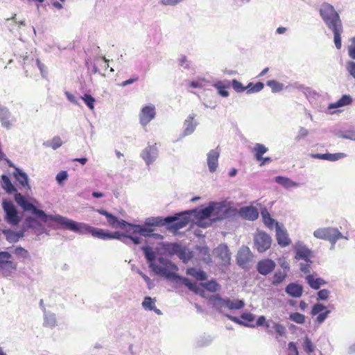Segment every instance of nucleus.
<instances>
[{
	"instance_id": "f257e3e1",
	"label": "nucleus",
	"mask_w": 355,
	"mask_h": 355,
	"mask_svg": "<svg viewBox=\"0 0 355 355\" xmlns=\"http://www.w3.org/2000/svg\"><path fill=\"white\" fill-rule=\"evenodd\" d=\"M17 204L21 207L24 211H31L42 222L46 223L48 220H52L62 225L64 229L71 230L79 234H87L91 231V227L88 224L84 223L76 222L71 219L62 216L61 215H48L43 210L37 209L33 204L28 202L24 196L21 193H17L15 196Z\"/></svg>"
},
{
	"instance_id": "f03ea898",
	"label": "nucleus",
	"mask_w": 355,
	"mask_h": 355,
	"mask_svg": "<svg viewBox=\"0 0 355 355\" xmlns=\"http://www.w3.org/2000/svg\"><path fill=\"white\" fill-rule=\"evenodd\" d=\"M194 216L197 218L196 224L200 227H207L210 223H206L205 220L208 219L212 215L216 216V219L222 220L234 216L237 210L234 208L226 206L224 203H210L207 207L196 211L193 209Z\"/></svg>"
},
{
	"instance_id": "7ed1b4c3",
	"label": "nucleus",
	"mask_w": 355,
	"mask_h": 355,
	"mask_svg": "<svg viewBox=\"0 0 355 355\" xmlns=\"http://www.w3.org/2000/svg\"><path fill=\"white\" fill-rule=\"evenodd\" d=\"M209 303L218 311L223 314L230 320L241 326L247 327H254V324H250L243 322L238 317L233 316L225 311L227 310H240L245 306V302L243 300H231L230 297H222L219 294L212 295L209 298Z\"/></svg>"
},
{
	"instance_id": "20e7f679",
	"label": "nucleus",
	"mask_w": 355,
	"mask_h": 355,
	"mask_svg": "<svg viewBox=\"0 0 355 355\" xmlns=\"http://www.w3.org/2000/svg\"><path fill=\"white\" fill-rule=\"evenodd\" d=\"M159 264L155 263L152 270L157 275L164 277L167 279H178L186 286L190 291L196 292L198 286L196 284L191 282L188 278L181 277L175 272L178 267L168 259L159 257L157 259Z\"/></svg>"
},
{
	"instance_id": "39448f33",
	"label": "nucleus",
	"mask_w": 355,
	"mask_h": 355,
	"mask_svg": "<svg viewBox=\"0 0 355 355\" xmlns=\"http://www.w3.org/2000/svg\"><path fill=\"white\" fill-rule=\"evenodd\" d=\"M320 16L329 29L342 26V21L334 7L329 3H323L319 8Z\"/></svg>"
},
{
	"instance_id": "423d86ee",
	"label": "nucleus",
	"mask_w": 355,
	"mask_h": 355,
	"mask_svg": "<svg viewBox=\"0 0 355 355\" xmlns=\"http://www.w3.org/2000/svg\"><path fill=\"white\" fill-rule=\"evenodd\" d=\"M313 234L316 239L328 241L331 243V249H334L336 242L343 237L340 230L334 227L318 228Z\"/></svg>"
},
{
	"instance_id": "0eeeda50",
	"label": "nucleus",
	"mask_w": 355,
	"mask_h": 355,
	"mask_svg": "<svg viewBox=\"0 0 355 355\" xmlns=\"http://www.w3.org/2000/svg\"><path fill=\"white\" fill-rule=\"evenodd\" d=\"M17 270V263L12 260V254L7 251H0V274L10 278Z\"/></svg>"
},
{
	"instance_id": "6e6552de",
	"label": "nucleus",
	"mask_w": 355,
	"mask_h": 355,
	"mask_svg": "<svg viewBox=\"0 0 355 355\" xmlns=\"http://www.w3.org/2000/svg\"><path fill=\"white\" fill-rule=\"evenodd\" d=\"M193 213H194L193 210H187L167 216L166 218H172L171 222L166 223L167 228L176 231L186 227L191 220Z\"/></svg>"
},
{
	"instance_id": "1a4fd4ad",
	"label": "nucleus",
	"mask_w": 355,
	"mask_h": 355,
	"mask_svg": "<svg viewBox=\"0 0 355 355\" xmlns=\"http://www.w3.org/2000/svg\"><path fill=\"white\" fill-rule=\"evenodd\" d=\"M2 209L5 213L4 220L12 226H16L20 223L21 218L14 203L8 199L2 200Z\"/></svg>"
},
{
	"instance_id": "9d476101",
	"label": "nucleus",
	"mask_w": 355,
	"mask_h": 355,
	"mask_svg": "<svg viewBox=\"0 0 355 355\" xmlns=\"http://www.w3.org/2000/svg\"><path fill=\"white\" fill-rule=\"evenodd\" d=\"M164 248L170 254L177 255L184 263H188L193 258L192 252L177 243H165Z\"/></svg>"
},
{
	"instance_id": "9b49d317",
	"label": "nucleus",
	"mask_w": 355,
	"mask_h": 355,
	"mask_svg": "<svg viewBox=\"0 0 355 355\" xmlns=\"http://www.w3.org/2000/svg\"><path fill=\"white\" fill-rule=\"evenodd\" d=\"M156 116V109L153 104L143 106L139 113V123L146 127Z\"/></svg>"
},
{
	"instance_id": "f8f14e48",
	"label": "nucleus",
	"mask_w": 355,
	"mask_h": 355,
	"mask_svg": "<svg viewBox=\"0 0 355 355\" xmlns=\"http://www.w3.org/2000/svg\"><path fill=\"white\" fill-rule=\"evenodd\" d=\"M271 242L270 236L263 232H259L254 237V247L259 252H264L268 250L271 245Z\"/></svg>"
},
{
	"instance_id": "ddd939ff",
	"label": "nucleus",
	"mask_w": 355,
	"mask_h": 355,
	"mask_svg": "<svg viewBox=\"0 0 355 355\" xmlns=\"http://www.w3.org/2000/svg\"><path fill=\"white\" fill-rule=\"evenodd\" d=\"M295 259L309 260L313 257V252L302 241H298L293 245Z\"/></svg>"
},
{
	"instance_id": "4468645a",
	"label": "nucleus",
	"mask_w": 355,
	"mask_h": 355,
	"mask_svg": "<svg viewBox=\"0 0 355 355\" xmlns=\"http://www.w3.org/2000/svg\"><path fill=\"white\" fill-rule=\"evenodd\" d=\"M253 259V254L250 248L247 246H242L238 251L236 256L237 264L242 267L246 268L248 264Z\"/></svg>"
},
{
	"instance_id": "2eb2a0df",
	"label": "nucleus",
	"mask_w": 355,
	"mask_h": 355,
	"mask_svg": "<svg viewBox=\"0 0 355 355\" xmlns=\"http://www.w3.org/2000/svg\"><path fill=\"white\" fill-rule=\"evenodd\" d=\"M141 157L146 165L153 164L158 157V149L156 145H148L141 153Z\"/></svg>"
},
{
	"instance_id": "dca6fc26",
	"label": "nucleus",
	"mask_w": 355,
	"mask_h": 355,
	"mask_svg": "<svg viewBox=\"0 0 355 355\" xmlns=\"http://www.w3.org/2000/svg\"><path fill=\"white\" fill-rule=\"evenodd\" d=\"M0 121L2 127L7 130L10 129L16 120L9 110L6 107H0Z\"/></svg>"
},
{
	"instance_id": "f3484780",
	"label": "nucleus",
	"mask_w": 355,
	"mask_h": 355,
	"mask_svg": "<svg viewBox=\"0 0 355 355\" xmlns=\"http://www.w3.org/2000/svg\"><path fill=\"white\" fill-rule=\"evenodd\" d=\"M275 267V262L270 259L260 260L257 264V270L258 272L264 276L271 273Z\"/></svg>"
},
{
	"instance_id": "a211bd4d",
	"label": "nucleus",
	"mask_w": 355,
	"mask_h": 355,
	"mask_svg": "<svg viewBox=\"0 0 355 355\" xmlns=\"http://www.w3.org/2000/svg\"><path fill=\"white\" fill-rule=\"evenodd\" d=\"M220 150L218 148L209 151L207 155V164L210 173L216 171L218 167Z\"/></svg>"
},
{
	"instance_id": "6ab92c4d",
	"label": "nucleus",
	"mask_w": 355,
	"mask_h": 355,
	"mask_svg": "<svg viewBox=\"0 0 355 355\" xmlns=\"http://www.w3.org/2000/svg\"><path fill=\"white\" fill-rule=\"evenodd\" d=\"M196 114H190L188 117L184 120L183 125V132L182 137H187L191 135L195 131L198 123L195 120Z\"/></svg>"
},
{
	"instance_id": "aec40b11",
	"label": "nucleus",
	"mask_w": 355,
	"mask_h": 355,
	"mask_svg": "<svg viewBox=\"0 0 355 355\" xmlns=\"http://www.w3.org/2000/svg\"><path fill=\"white\" fill-rule=\"evenodd\" d=\"M215 256L221 260L224 265H227L230 262L231 254L229 248L225 244H220L214 250Z\"/></svg>"
},
{
	"instance_id": "412c9836",
	"label": "nucleus",
	"mask_w": 355,
	"mask_h": 355,
	"mask_svg": "<svg viewBox=\"0 0 355 355\" xmlns=\"http://www.w3.org/2000/svg\"><path fill=\"white\" fill-rule=\"evenodd\" d=\"M239 215L244 219L248 220H254L259 217V212L254 207H243L239 209Z\"/></svg>"
},
{
	"instance_id": "4be33fe9",
	"label": "nucleus",
	"mask_w": 355,
	"mask_h": 355,
	"mask_svg": "<svg viewBox=\"0 0 355 355\" xmlns=\"http://www.w3.org/2000/svg\"><path fill=\"white\" fill-rule=\"evenodd\" d=\"M347 155L344 153H316L312 154L311 157L315 159L327 160L329 162H336L339 159L347 157Z\"/></svg>"
},
{
	"instance_id": "5701e85b",
	"label": "nucleus",
	"mask_w": 355,
	"mask_h": 355,
	"mask_svg": "<svg viewBox=\"0 0 355 355\" xmlns=\"http://www.w3.org/2000/svg\"><path fill=\"white\" fill-rule=\"evenodd\" d=\"M276 237L278 244L282 247H286L291 243L286 231L282 230L278 223H276Z\"/></svg>"
},
{
	"instance_id": "b1692460",
	"label": "nucleus",
	"mask_w": 355,
	"mask_h": 355,
	"mask_svg": "<svg viewBox=\"0 0 355 355\" xmlns=\"http://www.w3.org/2000/svg\"><path fill=\"white\" fill-rule=\"evenodd\" d=\"M286 293L293 297H300L302 295L303 287L296 283H290L285 288Z\"/></svg>"
},
{
	"instance_id": "393cba45",
	"label": "nucleus",
	"mask_w": 355,
	"mask_h": 355,
	"mask_svg": "<svg viewBox=\"0 0 355 355\" xmlns=\"http://www.w3.org/2000/svg\"><path fill=\"white\" fill-rule=\"evenodd\" d=\"M172 218H163L161 216L150 217L146 219L144 224L150 227L166 225V223L171 222Z\"/></svg>"
},
{
	"instance_id": "a878e982",
	"label": "nucleus",
	"mask_w": 355,
	"mask_h": 355,
	"mask_svg": "<svg viewBox=\"0 0 355 355\" xmlns=\"http://www.w3.org/2000/svg\"><path fill=\"white\" fill-rule=\"evenodd\" d=\"M31 63L32 66H37L40 71L41 75L43 78H46L47 76V71L46 67L44 64H42L38 58L34 60L33 58H29L28 56H26L24 58V69H26V66Z\"/></svg>"
},
{
	"instance_id": "bb28decb",
	"label": "nucleus",
	"mask_w": 355,
	"mask_h": 355,
	"mask_svg": "<svg viewBox=\"0 0 355 355\" xmlns=\"http://www.w3.org/2000/svg\"><path fill=\"white\" fill-rule=\"evenodd\" d=\"M274 181L279 185L282 186L286 189L298 187L300 186L299 183L294 182L289 178L285 176H276L274 178Z\"/></svg>"
},
{
	"instance_id": "cd10ccee",
	"label": "nucleus",
	"mask_w": 355,
	"mask_h": 355,
	"mask_svg": "<svg viewBox=\"0 0 355 355\" xmlns=\"http://www.w3.org/2000/svg\"><path fill=\"white\" fill-rule=\"evenodd\" d=\"M305 280L309 286L314 289L318 290L322 286L327 284V282L321 277H315L313 275H307L305 277Z\"/></svg>"
},
{
	"instance_id": "c85d7f7f",
	"label": "nucleus",
	"mask_w": 355,
	"mask_h": 355,
	"mask_svg": "<svg viewBox=\"0 0 355 355\" xmlns=\"http://www.w3.org/2000/svg\"><path fill=\"white\" fill-rule=\"evenodd\" d=\"M141 250L144 254L145 258L149 264V268L152 270L155 266L156 259V253L150 246L146 245L141 248Z\"/></svg>"
},
{
	"instance_id": "c756f323",
	"label": "nucleus",
	"mask_w": 355,
	"mask_h": 355,
	"mask_svg": "<svg viewBox=\"0 0 355 355\" xmlns=\"http://www.w3.org/2000/svg\"><path fill=\"white\" fill-rule=\"evenodd\" d=\"M213 86L214 88L216 89L218 94L221 96L222 97H228L230 94L227 89L230 86V80H225V81H221L218 80L216 81L213 84Z\"/></svg>"
},
{
	"instance_id": "7c9ffc66",
	"label": "nucleus",
	"mask_w": 355,
	"mask_h": 355,
	"mask_svg": "<svg viewBox=\"0 0 355 355\" xmlns=\"http://www.w3.org/2000/svg\"><path fill=\"white\" fill-rule=\"evenodd\" d=\"M43 325L50 329H53L57 325L55 314L51 311H46V309H44Z\"/></svg>"
},
{
	"instance_id": "2f4dec72",
	"label": "nucleus",
	"mask_w": 355,
	"mask_h": 355,
	"mask_svg": "<svg viewBox=\"0 0 355 355\" xmlns=\"http://www.w3.org/2000/svg\"><path fill=\"white\" fill-rule=\"evenodd\" d=\"M13 176L19 182L21 187L24 188L30 189L28 184V177L27 174L21 168H16V171L13 172Z\"/></svg>"
},
{
	"instance_id": "473e14b6",
	"label": "nucleus",
	"mask_w": 355,
	"mask_h": 355,
	"mask_svg": "<svg viewBox=\"0 0 355 355\" xmlns=\"http://www.w3.org/2000/svg\"><path fill=\"white\" fill-rule=\"evenodd\" d=\"M121 230L125 231V234L126 235H135L139 234V225L132 224L126 222L124 220L121 219Z\"/></svg>"
},
{
	"instance_id": "72a5a7b5",
	"label": "nucleus",
	"mask_w": 355,
	"mask_h": 355,
	"mask_svg": "<svg viewBox=\"0 0 355 355\" xmlns=\"http://www.w3.org/2000/svg\"><path fill=\"white\" fill-rule=\"evenodd\" d=\"M1 187L9 194L15 193V196L16 194L19 193L17 192V189L11 182L9 177L6 175H1ZM15 200H16L15 199ZM15 202H17V201Z\"/></svg>"
},
{
	"instance_id": "f704fd0d",
	"label": "nucleus",
	"mask_w": 355,
	"mask_h": 355,
	"mask_svg": "<svg viewBox=\"0 0 355 355\" xmlns=\"http://www.w3.org/2000/svg\"><path fill=\"white\" fill-rule=\"evenodd\" d=\"M352 102V98L349 95L345 94L342 96V97L337 101L336 103H330L328 106L329 110H333L338 107H341L343 106L348 105L351 104Z\"/></svg>"
},
{
	"instance_id": "c9c22d12",
	"label": "nucleus",
	"mask_w": 355,
	"mask_h": 355,
	"mask_svg": "<svg viewBox=\"0 0 355 355\" xmlns=\"http://www.w3.org/2000/svg\"><path fill=\"white\" fill-rule=\"evenodd\" d=\"M268 151V148L263 144L257 143L255 144L252 153L257 161H261L263 159V155Z\"/></svg>"
},
{
	"instance_id": "e433bc0d",
	"label": "nucleus",
	"mask_w": 355,
	"mask_h": 355,
	"mask_svg": "<svg viewBox=\"0 0 355 355\" xmlns=\"http://www.w3.org/2000/svg\"><path fill=\"white\" fill-rule=\"evenodd\" d=\"M330 30L334 33V42L336 49H340L342 46L341 34L343 31V25L334 28H331Z\"/></svg>"
},
{
	"instance_id": "4c0bfd02",
	"label": "nucleus",
	"mask_w": 355,
	"mask_h": 355,
	"mask_svg": "<svg viewBox=\"0 0 355 355\" xmlns=\"http://www.w3.org/2000/svg\"><path fill=\"white\" fill-rule=\"evenodd\" d=\"M187 274L198 281H203L207 279V274L202 270H197L195 268H189L187 270Z\"/></svg>"
},
{
	"instance_id": "58836bf2",
	"label": "nucleus",
	"mask_w": 355,
	"mask_h": 355,
	"mask_svg": "<svg viewBox=\"0 0 355 355\" xmlns=\"http://www.w3.org/2000/svg\"><path fill=\"white\" fill-rule=\"evenodd\" d=\"M89 234H91L94 237H96L102 240H110V235L108 234V231L94 227H91Z\"/></svg>"
},
{
	"instance_id": "ea45409f",
	"label": "nucleus",
	"mask_w": 355,
	"mask_h": 355,
	"mask_svg": "<svg viewBox=\"0 0 355 355\" xmlns=\"http://www.w3.org/2000/svg\"><path fill=\"white\" fill-rule=\"evenodd\" d=\"M335 135L339 138L355 141V130L353 129L339 130L335 132Z\"/></svg>"
},
{
	"instance_id": "a19ab883",
	"label": "nucleus",
	"mask_w": 355,
	"mask_h": 355,
	"mask_svg": "<svg viewBox=\"0 0 355 355\" xmlns=\"http://www.w3.org/2000/svg\"><path fill=\"white\" fill-rule=\"evenodd\" d=\"M287 274L285 271L278 270L274 273L271 280V284L273 286H278L285 280Z\"/></svg>"
},
{
	"instance_id": "79ce46f5",
	"label": "nucleus",
	"mask_w": 355,
	"mask_h": 355,
	"mask_svg": "<svg viewBox=\"0 0 355 355\" xmlns=\"http://www.w3.org/2000/svg\"><path fill=\"white\" fill-rule=\"evenodd\" d=\"M6 240L10 243H15L19 241L22 234L15 232L11 230H5L3 231Z\"/></svg>"
},
{
	"instance_id": "37998d69",
	"label": "nucleus",
	"mask_w": 355,
	"mask_h": 355,
	"mask_svg": "<svg viewBox=\"0 0 355 355\" xmlns=\"http://www.w3.org/2000/svg\"><path fill=\"white\" fill-rule=\"evenodd\" d=\"M199 257L206 263L211 262V258L209 254V250L207 247L199 248Z\"/></svg>"
},
{
	"instance_id": "c03bdc74",
	"label": "nucleus",
	"mask_w": 355,
	"mask_h": 355,
	"mask_svg": "<svg viewBox=\"0 0 355 355\" xmlns=\"http://www.w3.org/2000/svg\"><path fill=\"white\" fill-rule=\"evenodd\" d=\"M261 214L263 218V223L267 227L272 228L274 224L277 223H275V220L270 217V214L266 209L262 210Z\"/></svg>"
},
{
	"instance_id": "a18cd8bd",
	"label": "nucleus",
	"mask_w": 355,
	"mask_h": 355,
	"mask_svg": "<svg viewBox=\"0 0 355 355\" xmlns=\"http://www.w3.org/2000/svg\"><path fill=\"white\" fill-rule=\"evenodd\" d=\"M303 262L300 263V270L304 274L309 275L311 271V264L313 263V261L311 259L309 260H302Z\"/></svg>"
},
{
	"instance_id": "49530a36",
	"label": "nucleus",
	"mask_w": 355,
	"mask_h": 355,
	"mask_svg": "<svg viewBox=\"0 0 355 355\" xmlns=\"http://www.w3.org/2000/svg\"><path fill=\"white\" fill-rule=\"evenodd\" d=\"M155 299L147 296L144 297L141 305L144 309L151 311L155 309Z\"/></svg>"
},
{
	"instance_id": "de8ad7c7",
	"label": "nucleus",
	"mask_w": 355,
	"mask_h": 355,
	"mask_svg": "<svg viewBox=\"0 0 355 355\" xmlns=\"http://www.w3.org/2000/svg\"><path fill=\"white\" fill-rule=\"evenodd\" d=\"M266 84L271 88L273 93L279 92L284 88V85L282 83L274 80H268Z\"/></svg>"
},
{
	"instance_id": "09e8293b",
	"label": "nucleus",
	"mask_w": 355,
	"mask_h": 355,
	"mask_svg": "<svg viewBox=\"0 0 355 355\" xmlns=\"http://www.w3.org/2000/svg\"><path fill=\"white\" fill-rule=\"evenodd\" d=\"M289 319L299 324H302L305 322V315L298 312L291 313L289 315Z\"/></svg>"
},
{
	"instance_id": "8fccbe9b",
	"label": "nucleus",
	"mask_w": 355,
	"mask_h": 355,
	"mask_svg": "<svg viewBox=\"0 0 355 355\" xmlns=\"http://www.w3.org/2000/svg\"><path fill=\"white\" fill-rule=\"evenodd\" d=\"M153 231L154 230L152 227L147 226L146 224L139 225V234L142 236L150 237Z\"/></svg>"
},
{
	"instance_id": "3c124183",
	"label": "nucleus",
	"mask_w": 355,
	"mask_h": 355,
	"mask_svg": "<svg viewBox=\"0 0 355 355\" xmlns=\"http://www.w3.org/2000/svg\"><path fill=\"white\" fill-rule=\"evenodd\" d=\"M24 225L27 228L33 229L37 226H40V223L32 216H28L24 220Z\"/></svg>"
},
{
	"instance_id": "603ef678",
	"label": "nucleus",
	"mask_w": 355,
	"mask_h": 355,
	"mask_svg": "<svg viewBox=\"0 0 355 355\" xmlns=\"http://www.w3.org/2000/svg\"><path fill=\"white\" fill-rule=\"evenodd\" d=\"M230 85L233 89L237 93H241L245 91L246 88H245V86H243V84L236 79H233L230 82Z\"/></svg>"
},
{
	"instance_id": "864d4df0",
	"label": "nucleus",
	"mask_w": 355,
	"mask_h": 355,
	"mask_svg": "<svg viewBox=\"0 0 355 355\" xmlns=\"http://www.w3.org/2000/svg\"><path fill=\"white\" fill-rule=\"evenodd\" d=\"M327 309V306L321 303H316L312 306L311 314L314 316L318 313L324 312Z\"/></svg>"
},
{
	"instance_id": "5fc2aeb1",
	"label": "nucleus",
	"mask_w": 355,
	"mask_h": 355,
	"mask_svg": "<svg viewBox=\"0 0 355 355\" xmlns=\"http://www.w3.org/2000/svg\"><path fill=\"white\" fill-rule=\"evenodd\" d=\"M108 234L110 235V239H117L121 241L124 243H127V235L124 234H121L119 232H108Z\"/></svg>"
},
{
	"instance_id": "6e6d98bb",
	"label": "nucleus",
	"mask_w": 355,
	"mask_h": 355,
	"mask_svg": "<svg viewBox=\"0 0 355 355\" xmlns=\"http://www.w3.org/2000/svg\"><path fill=\"white\" fill-rule=\"evenodd\" d=\"M350 44L347 46V52L349 57L354 60H355V36L349 40Z\"/></svg>"
},
{
	"instance_id": "4d7b16f0",
	"label": "nucleus",
	"mask_w": 355,
	"mask_h": 355,
	"mask_svg": "<svg viewBox=\"0 0 355 355\" xmlns=\"http://www.w3.org/2000/svg\"><path fill=\"white\" fill-rule=\"evenodd\" d=\"M303 348L304 350L308 354H310L314 351L315 347L311 339H309L307 336H306L304 340Z\"/></svg>"
},
{
	"instance_id": "13d9d810",
	"label": "nucleus",
	"mask_w": 355,
	"mask_h": 355,
	"mask_svg": "<svg viewBox=\"0 0 355 355\" xmlns=\"http://www.w3.org/2000/svg\"><path fill=\"white\" fill-rule=\"evenodd\" d=\"M81 98L91 110H94L95 98L93 96L90 94H85L81 96Z\"/></svg>"
},
{
	"instance_id": "bf43d9fd",
	"label": "nucleus",
	"mask_w": 355,
	"mask_h": 355,
	"mask_svg": "<svg viewBox=\"0 0 355 355\" xmlns=\"http://www.w3.org/2000/svg\"><path fill=\"white\" fill-rule=\"evenodd\" d=\"M110 225H111L114 228H121V220H119L116 216L112 215L110 218L107 219Z\"/></svg>"
},
{
	"instance_id": "052dcab7",
	"label": "nucleus",
	"mask_w": 355,
	"mask_h": 355,
	"mask_svg": "<svg viewBox=\"0 0 355 355\" xmlns=\"http://www.w3.org/2000/svg\"><path fill=\"white\" fill-rule=\"evenodd\" d=\"M205 288L210 292H216L219 289V285L216 282L211 280L205 284Z\"/></svg>"
},
{
	"instance_id": "680f3d73",
	"label": "nucleus",
	"mask_w": 355,
	"mask_h": 355,
	"mask_svg": "<svg viewBox=\"0 0 355 355\" xmlns=\"http://www.w3.org/2000/svg\"><path fill=\"white\" fill-rule=\"evenodd\" d=\"M14 253L19 258L26 259L28 257V252L21 246L17 247L15 249Z\"/></svg>"
},
{
	"instance_id": "e2e57ef3",
	"label": "nucleus",
	"mask_w": 355,
	"mask_h": 355,
	"mask_svg": "<svg viewBox=\"0 0 355 355\" xmlns=\"http://www.w3.org/2000/svg\"><path fill=\"white\" fill-rule=\"evenodd\" d=\"M345 68L349 74L355 78V62L354 61H347L345 64Z\"/></svg>"
},
{
	"instance_id": "0e129e2a",
	"label": "nucleus",
	"mask_w": 355,
	"mask_h": 355,
	"mask_svg": "<svg viewBox=\"0 0 355 355\" xmlns=\"http://www.w3.org/2000/svg\"><path fill=\"white\" fill-rule=\"evenodd\" d=\"M330 310H325L324 312L318 313L315 319L316 322H318L320 324L323 323L328 317V315L330 314Z\"/></svg>"
},
{
	"instance_id": "69168bd1",
	"label": "nucleus",
	"mask_w": 355,
	"mask_h": 355,
	"mask_svg": "<svg viewBox=\"0 0 355 355\" xmlns=\"http://www.w3.org/2000/svg\"><path fill=\"white\" fill-rule=\"evenodd\" d=\"M273 328L279 336H283L286 332V327L279 323L274 322Z\"/></svg>"
},
{
	"instance_id": "338daca9",
	"label": "nucleus",
	"mask_w": 355,
	"mask_h": 355,
	"mask_svg": "<svg viewBox=\"0 0 355 355\" xmlns=\"http://www.w3.org/2000/svg\"><path fill=\"white\" fill-rule=\"evenodd\" d=\"M62 144V142L61 141L60 137H54L50 144H46L48 146H51L53 150H56L58 148H60Z\"/></svg>"
},
{
	"instance_id": "774afa93",
	"label": "nucleus",
	"mask_w": 355,
	"mask_h": 355,
	"mask_svg": "<svg viewBox=\"0 0 355 355\" xmlns=\"http://www.w3.org/2000/svg\"><path fill=\"white\" fill-rule=\"evenodd\" d=\"M330 295V291L327 289H322L319 291L317 293V300H326L329 298Z\"/></svg>"
}]
</instances>
